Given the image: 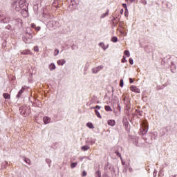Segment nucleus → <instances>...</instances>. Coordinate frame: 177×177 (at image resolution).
<instances>
[{"label": "nucleus", "instance_id": "1", "mask_svg": "<svg viewBox=\"0 0 177 177\" xmlns=\"http://www.w3.org/2000/svg\"><path fill=\"white\" fill-rule=\"evenodd\" d=\"M142 135H146L149 131V124L147 123L143 122L142 123V128L140 129Z\"/></svg>", "mask_w": 177, "mask_h": 177}, {"label": "nucleus", "instance_id": "2", "mask_svg": "<svg viewBox=\"0 0 177 177\" xmlns=\"http://www.w3.org/2000/svg\"><path fill=\"white\" fill-rule=\"evenodd\" d=\"M17 3L19 5V8H21V10L28 12V8H24V6H26V0H19L17 1Z\"/></svg>", "mask_w": 177, "mask_h": 177}, {"label": "nucleus", "instance_id": "3", "mask_svg": "<svg viewBox=\"0 0 177 177\" xmlns=\"http://www.w3.org/2000/svg\"><path fill=\"white\" fill-rule=\"evenodd\" d=\"M12 6L13 9H15V10H17V12H20V10H21V7L19 6V5L17 3V1H15L12 3Z\"/></svg>", "mask_w": 177, "mask_h": 177}, {"label": "nucleus", "instance_id": "4", "mask_svg": "<svg viewBox=\"0 0 177 177\" xmlns=\"http://www.w3.org/2000/svg\"><path fill=\"white\" fill-rule=\"evenodd\" d=\"M104 66H103V65L97 66L95 68H93L92 69V73L93 74H97L99 73V71H100V70H103Z\"/></svg>", "mask_w": 177, "mask_h": 177}, {"label": "nucleus", "instance_id": "5", "mask_svg": "<svg viewBox=\"0 0 177 177\" xmlns=\"http://www.w3.org/2000/svg\"><path fill=\"white\" fill-rule=\"evenodd\" d=\"M27 35H30V37H28V39H32V32L31 31V28H30V27L26 28L25 37H27Z\"/></svg>", "mask_w": 177, "mask_h": 177}, {"label": "nucleus", "instance_id": "6", "mask_svg": "<svg viewBox=\"0 0 177 177\" xmlns=\"http://www.w3.org/2000/svg\"><path fill=\"white\" fill-rule=\"evenodd\" d=\"M19 111L23 115H27L28 114V113H27V108L26 106H21L19 109Z\"/></svg>", "mask_w": 177, "mask_h": 177}, {"label": "nucleus", "instance_id": "7", "mask_svg": "<svg viewBox=\"0 0 177 177\" xmlns=\"http://www.w3.org/2000/svg\"><path fill=\"white\" fill-rule=\"evenodd\" d=\"M130 89L132 91V92H136V93H140V89L138 88L136 86H131Z\"/></svg>", "mask_w": 177, "mask_h": 177}, {"label": "nucleus", "instance_id": "8", "mask_svg": "<svg viewBox=\"0 0 177 177\" xmlns=\"http://www.w3.org/2000/svg\"><path fill=\"white\" fill-rule=\"evenodd\" d=\"M48 26L50 27V28H55V26H56V21H50L48 24Z\"/></svg>", "mask_w": 177, "mask_h": 177}, {"label": "nucleus", "instance_id": "9", "mask_svg": "<svg viewBox=\"0 0 177 177\" xmlns=\"http://www.w3.org/2000/svg\"><path fill=\"white\" fill-rule=\"evenodd\" d=\"M23 92H24V88L22 87L21 89L18 92V94L17 95V99H20V97H21Z\"/></svg>", "mask_w": 177, "mask_h": 177}, {"label": "nucleus", "instance_id": "10", "mask_svg": "<svg viewBox=\"0 0 177 177\" xmlns=\"http://www.w3.org/2000/svg\"><path fill=\"white\" fill-rule=\"evenodd\" d=\"M44 124H49L50 122V118L46 116L43 118Z\"/></svg>", "mask_w": 177, "mask_h": 177}, {"label": "nucleus", "instance_id": "11", "mask_svg": "<svg viewBox=\"0 0 177 177\" xmlns=\"http://www.w3.org/2000/svg\"><path fill=\"white\" fill-rule=\"evenodd\" d=\"M10 21V19L8 18V17H5L3 19H2L1 20V23H3V24H8Z\"/></svg>", "mask_w": 177, "mask_h": 177}, {"label": "nucleus", "instance_id": "12", "mask_svg": "<svg viewBox=\"0 0 177 177\" xmlns=\"http://www.w3.org/2000/svg\"><path fill=\"white\" fill-rule=\"evenodd\" d=\"M108 125H110L111 127H114V125H115V120H108Z\"/></svg>", "mask_w": 177, "mask_h": 177}, {"label": "nucleus", "instance_id": "13", "mask_svg": "<svg viewBox=\"0 0 177 177\" xmlns=\"http://www.w3.org/2000/svg\"><path fill=\"white\" fill-rule=\"evenodd\" d=\"M57 64L59 66H64V64H66V61L64 59H59L57 61Z\"/></svg>", "mask_w": 177, "mask_h": 177}, {"label": "nucleus", "instance_id": "14", "mask_svg": "<svg viewBox=\"0 0 177 177\" xmlns=\"http://www.w3.org/2000/svg\"><path fill=\"white\" fill-rule=\"evenodd\" d=\"M81 149L83 151H86L89 150V149H91V147H89L88 145H84V146L82 147Z\"/></svg>", "mask_w": 177, "mask_h": 177}, {"label": "nucleus", "instance_id": "15", "mask_svg": "<svg viewBox=\"0 0 177 177\" xmlns=\"http://www.w3.org/2000/svg\"><path fill=\"white\" fill-rule=\"evenodd\" d=\"M99 46L102 48V49H104V50H106V49H107L108 46H106V45H104V43L103 42H100L99 44Z\"/></svg>", "mask_w": 177, "mask_h": 177}, {"label": "nucleus", "instance_id": "16", "mask_svg": "<svg viewBox=\"0 0 177 177\" xmlns=\"http://www.w3.org/2000/svg\"><path fill=\"white\" fill-rule=\"evenodd\" d=\"M21 55H30L31 51H30V50H24L23 51H21Z\"/></svg>", "mask_w": 177, "mask_h": 177}, {"label": "nucleus", "instance_id": "17", "mask_svg": "<svg viewBox=\"0 0 177 177\" xmlns=\"http://www.w3.org/2000/svg\"><path fill=\"white\" fill-rule=\"evenodd\" d=\"M56 68V65H55V64H50V65L49 66V69L50 70V71L55 70Z\"/></svg>", "mask_w": 177, "mask_h": 177}, {"label": "nucleus", "instance_id": "18", "mask_svg": "<svg viewBox=\"0 0 177 177\" xmlns=\"http://www.w3.org/2000/svg\"><path fill=\"white\" fill-rule=\"evenodd\" d=\"M108 15H109V10H107L105 13H103L102 15H101V19H104V17H106V16H108Z\"/></svg>", "mask_w": 177, "mask_h": 177}, {"label": "nucleus", "instance_id": "19", "mask_svg": "<svg viewBox=\"0 0 177 177\" xmlns=\"http://www.w3.org/2000/svg\"><path fill=\"white\" fill-rule=\"evenodd\" d=\"M95 177H102V173L100 172V170H97V171H95Z\"/></svg>", "mask_w": 177, "mask_h": 177}, {"label": "nucleus", "instance_id": "20", "mask_svg": "<svg viewBox=\"0 0 177 177\" xmlns=\"http://www.w3.org/2000/svg\"><path fill=\"white\" fill-rule=\"evenodd\" d=\"M3 97L4 99H10V95L8 93H3Z\"/></svg>", "mask_w": 177, "mask_h": 177}, {"label": "nucleus", "instance_id": "21", "mask_svg": "<svg viewBox=\"0 0 177 177\" xmlns=\"http://www.w3.org/2000/svg\"><path fill=\"white\" fill-rule=\"evenodd\" d=\"M105 110L106 111H113V109H111V107L109 105L105 106Z\"/></svg>", "mask_w": 177, "mask_h": 177}, {"label": "nucleus", "instance_id": "22", "mask_svg": "<svg viewBox=\"0 0 177 177\" xmlns=\"http://www.w3.org/2000/svg\"><path fill=\"white\" fill-rule=\"evenodd\" d=\"M86 125L88 128H90V129H93V124H92L91 122H88Z\"/></svg>", "mask_w": 177, "mask_h": 177}, {"label": "nucleus", "instance_id": "23", "mask_svg": "<svg viewBox=\"0 0 177 177\" xmlns=\"http://www.w3.org/2000/svg\"><path fill=\"white\" fill-rule=\"evenodd\" d=\"M95 115H97V117L98 118H102V115H100V113H99V111L98 110H96L95 111Z\"/></svg>", "mask_w": 177, "mask_h": 177}, {"label": "nucleus", "instance_id": "24", "mask_svg": "<svg viewBox=\"0 0 177 177\" xmlns=\"http://www.w3.org/2000/svg\"><path fill=\"white\" fill-rule=\"evenodd\" d=\"M111 41H112V42H114V43L118 42V38L117 37H113Z\"/></svg>", "mask_w": 177, "mask_h": 177}, {"label": "nucleus", "instance_id": "25", "mask_svg": "<svg viewBox=\"0 0 177 177\" xmlns=\"http://www.w3.org/2000/svg\"><path fill=\"white\" fill-rule=\"evenodd\" d=\"M124 54L125 55V56H127V57H129V56H131V54L129 53V50H124Z\"/></svg>", "mask_w": 177, "mask_h": 177}, {"label": "nucleus", "instance_id": "26", "mask_svg": "<svg viewBox=\"0 0 177 177\" xmlns=\"http://www.w3.org/2000/svg\"><path fill=\"white\" fill-rule=\"evenodd\" d=\"M136 113H137V115H140V117H142L143 115V112L140 111L139 110H136Z\"/></svg>", "mask_w": 177, "mask_h": 177}, {"label": "nucleus", "instance_id": "27", "mask_svg": "<svg viewBox=\"0 0 177 177\" xmlns=\"http://www.w3.org/2000/svg\"><path fill=\"white\" fill-rule=\"evenodd\" d=\"M24 161H25V162H26V164H28L29 165H31V160H30V159L25 158Z\"/></svg>", "mask_w": 177, "mask_h": 177}, {"label": "nucleus", "instance_id": "28", "mask_svg": "<svg viewBox=\"0 0 177 177\" xmlns=\"http://www.w3.org/2000/svg\"><path fill=\"white\" fill-rule=\"evenodd\" d=\"M77 165H78V162H73L71 165V168H75V167H77Z\"/></svg>", "mask_w": 177, "mask_h": 177}, {"label": "nucleus", "instance_id": "29", "mask_svg": "<svg viewBox=\"0 0 177 177\" xmlns=\"http://www.w3.org/2000/svg\"><path fill=\"white\" fill-rule=\"evenodd\" d=\"M59 49L56 48L54 50V56H57V55H59Z\"/></svg>", "mask_w": 177, "mask_h": 177}, {"label": "nucleus", "instance_id": "30", "mask_svg": "<svg viewBox=\"0 0 177 177\" xmlns=\"http://www.w3.org/2000/svg\"><path fill=\"white\" fill-rule=\"evenodd\" d=\"M115 154L118 156V157H120V160H122V157L121 156V153L118 151H115Z\"/></svg>", "mask_w": 177, "mask_h": 177}, {"label": "nucleus", "instance_id": "31", "mask_svg": "<svg viewBox=\"0 0 177 177\" xmlns=\"http://www.w3.org/2000/svg\"><path fill=\"white\" fill-rule=\"evenodd\" d=\"M8 165V162L5 161L1 164V167L3 168H6V166Z\"/></svg>", "mask_w": 177, "mask_h": 177}, {"label": "nucleus", "instance_id": "32", "mask_svg": "<svg viewBox=\"0 0 177 177\" xmlns=\"http://www.w3.org/2000/svg\"><path fill=\"white\" fill-rule=\"evenodd\" d=\"M120 86L122 88L124 86V80L121 79L120 82Z\"/></svg>", "mask_w": 177, "mask_h": 177}, {"label": "nucleus", "instance_id": "33", "mask_svg": "<svg viewBox=\"0 0 177 177\" xmlns=\"http://www.w3.org/2000/svg\"><path fill=\"white\" fill-rule=\"evenodd\" d=\"M140 2L142 3V5H147V1L146 0H140Z\"/></svg>", "mask_w": 177, "mask_h": 177}, {"label": "nucleus", "instance_id": "34", "mask_svg": "<svg viewBox=\"0 0 177 177\" xmlns=\"http://www.w3.org/2000/svg\"><path fill=\"white\" fill-rule=\"evenodd\" d=\"M127 58L125 57V56H124L122 59V63H127Z\"/></svg>", "mask_w": 177, "mask_h": 177}, {"label": "nucleus", "instance_id": "35", "mask_svg": "<svg viewBox=\"0 0 177 177\" xmlns=\"http://www.w3.org/2000/svg\"><path fill=\"white\" fill-rule=\"evenodd\" d=\"M124 16L126 17H128V8L125 9V11H124Z\"/></svg>", "mask_w": 177, "mask_h": 177}, {"label": "nucleus", "instance_id": "36", "mask_svg": "<svg viewBox=\"0 0 177 177\" xmlns=\"http://www.w3.org/2000/svg\"><path fill=\"white\" fill-rule=\"evenodd\" d=\"M87 174H88L86 173V171H83V172H82V176L85 177V176H86Z\"/></svg>", "mask_w": 177, "mask_h": 177}, {"label": "nucleus", "instance_id": "37", "mask_svg": "<svg viewBox=\"0 0 177 177\" xmlns=\"http://www.w3.org/2000/svg\"><path fill=\"white\" fill-rule=\"evenodd\" d=\"M129 62L130 64H131V65L133 64V59L129 58Z\"/></svg>", "mask_w": 177, "mask_h": 177}, {"label": "nucleus", "instance_id": "38", "mask_svg": "<svg viewBox=\"0 0 177 177\" xmlns=\"http://www.w3.org/2000/svg\"><path fill=\"white\" fill-rule=\"evenodd\" d=\"M34 50H35V52H38V50H39V49L38 48V46H35Z\"/></svg>", "mask_w": 177, "mask_h": 177}, {"label": "nucleus", "instance_id": "39", "mask_svg": "<svg viewBox=\"0 0 177 177\" xmlns=\"http://www.w3.org/2000/svg\"><path fill=\"white\" fill-rule=\"evenodd\" d=\"M12 26L10 25H8L7 26H6V30H10Z\"/></svg>", "mask_w": 177, "mask_h": 177}, {"label": "nucleus", "instance_id": "40", "mask_svg": "<svg viewBox=\"0 0 177 177\" xmlns=\"http://www.w3.org/2000/svg\"><path fill=\"white\" fill-rule=\"evenodd\" d=\"M122 6H123V8H124V9H126V10H127V9H128V7L127 6V4L123 3V4H122Z\"/></svg>", "mask_w": 177, "mask_h": 177}, {"label": "nucleus", "instance_id": "41", "mask_svg": "<svg viewBox=\"0 0 177 177\" xmlns=\"http://www.w3.org/2000/svg\"><path fill=\"white\" fill-rule=\"evenodd\" d=\"M35 28V30H36V31H39V30H41L40 26H37V27H36V28Z\"/></svg>", "mask_w": 177, "mask_h": 177}, {"label": "nucleus", "instance_id": "42", "mask_svg": "<svg viewBox=\"0 0 177 177\" xmlns=\"http://www.w3.org/2000/svg\"><path fill=\"white\" fill-rule=\"evenodd\" d=\"M118 110L119 111H121V106L120 105V104H118Z\"/></svg>", "mask_w": 177, "mask_h": 177}, {"label": "nucleus", "instance_id": "43", "mask_svg": "<svg viewBox=\"0 0 177 177\" xmlns=\"http://www.w3.org/2000/svg\"><path fill=\"white\" fill-rule=\"evenodd\" d=\"M129 82L130 84H133V79L129 78Z\"/></svg>", "mask_w": 177, "mask_h": 177}, {"label": "nucleus", "instance_id": "44", "mask_svg": "<svg viewBox=\"0 0 177 177\" xmlns=\"http://www.w3.org/2000/svg\"><path fill=\"white\" fill-rule=\"evenodd\" d=\"M100 106L97 105L95 107H94V109H97L98 110H100Z\"/></svg>", "mask_w": 177, "mask_h": 177}, {"label": "nucleus", "instance_id": "45", "mask_svg": "<svg viewBox=\"0 0 177 177\" xmlns=\"http://www.w3.org/2000/svg\"><path fill=\"white\" fill-rule=\"evenodd\" d=\"M31 27H32V28H36V27H35V24H31Z\"/></svg>", "mask_w": 177, "mask_h": 177}, {"label": "nucleus", "instance_id": "46", "mask_svg": "<svg viewBox=\"0 0 177 177\" xmlns=\"http://www.w3.org/2000/svg\"><path fill=\"white\" fill-rule=\"evenodd\" d=\"M95 142V140H91V141L90 142L91 145H94Z\"/></svg>", "mask_w": 177, "mask_h": 177}, {"label": "nucleus", "instance_id": "47", "mask_svg": "<svg viewBox=\"0 0 177 177\" xmlns=\"http://www.w3.org/2000/svg\"><path fill=\"white\" fill-rule=\"evenodd\" d=\"M122 13H124V9L120 10V15H122Z\"/></svg>", "mask_w": 177, "mask_h": 177}, {"label": "nucleus", "instance_id": "48", "mask_svg": "<svg viewBox=\"0 0 177 177\" xmlns=\"http://www.w3.org/2000/svg\"><path fill=\"white\" fill-rule=\"evenodd\" d=\"M131 3H133V2H135V0H129Z\"/></svg>", "mask_w": 177, "mask_h": 177}, {"label": "nucleus", "instance_id": "49", "mask_svg": "<svg viewBox=\"0 0 177 177\" xmlns=\"http://www.w3.org/2000/svg\"><path fill=\"white\" fill-rule=\"evenodd\" d=\"M46 162H50V160L46 159Z\"/></svg>", "mask_w": 177, "mask_h": 177}, {"label": "nucleus", "instance_id": "50", "mask_svg": "<svg viewBox=\"0 0 177 177\" xmlns=\"http://www.w3.org/2000/svg\"><path fill=\"white\" fill-rule=\"evenodd\" d=\"M124 125H128V122H125L124 123Z\"/></svg>", "mask_w": 177, "mask_h": 177}, {"label": "nucleus", "instance_id": "51", "mask_svg": "<svg viewBox=\"0 0 177 177\" xmlns=\"http://www.w3.org/2000/svg\"><path fill=\"white\" fill-rule=\"evenodd\" d=\"M122 165H125V162L122 160Z\"/></svg>", "mask_w": 177, "mask_h": 177}, {"label": "nucleus", "instance_id": "52", "mask_svg": "<svg viewBox=\"0 0 177 177\" xmlns=\"http://www.w3.org/2000/svg\"><path fill=\"white\" fill-rule=\"evenodd\" d=\"M30 37V35H27L26 38H28Z\"/></svg>", "mask_w": 177, "mask_h": 177}, {"label": "nucleus", "instance_id": "53", "mask_svg": "<svg viewBox=\"0 0 177 177\" xmlns=\"http://www.w3.org/2000/svg\"><path fill=\"white\" fill-rule=\"evenodd\" d=\"M174 177H177V175H175Z\"/></svg>", "mask_w": 177, "mask_h": 177}, {"label": "nucleus", "instance_id": "54", "mask_svg": "<svg viewBox=\"0 0 177 177\" xmlns=\"http://www.w3.org/2000/svg\"><path fill=\"white\" fill-rule=\"evenodd\" d=\"M33 106H35V104H33Z\"/></svg>", "mask_w": 177, "mask_h": 177}, {"label": "nucleus", "instance_id": "55", "mask_svg": "<svg viewBox=\"0 0 177 177\" xmlns=\"http://www.w3.org/2000/svg\"><path fill=\"white\" fill-rule=\"evenodd\" d=\"M91 109H95V107H91Z\"/></svg>", "mask_w": 177, "mask_h": 177}]
</instances>
